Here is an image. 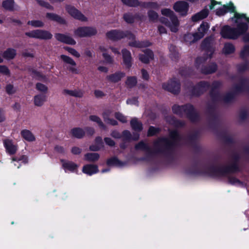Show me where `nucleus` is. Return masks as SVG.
<instances>
[{
    "mask_svg": "<svg viewBox=\"0 0 249 249\" xmlns=\"http://www.w3.org/2000/svg\"><path fill=\"white\" fill-rule=\"evenodd\" d=\"M107 36L110 39L116 40L120 39L124 36L127 37L130 41L129 45L131 47L142 48L147 47L150 45V43L148 41L140 42L136 41L133 35L128 32H124L118 30H112L107 33Z\"/></svg>",
    "mask_w": 249,
    "mask_h": 249,
    "instance_id": "1",
    "label": "nucleus"
},
{
    "mask_svg": "<svg viewBox=\"0 0 249 249\" xmlns=\"http://www.w3.org/2000/svg\"><path fill=\"white\" fill-rule=\"evenodd\" d=\"M179 139L180 137L176 131H171L170 140L164 138L158 139L154 143V148L157 151H163L177 144Z\"/></svg>",
    "mask_w": 249,
    "mask_h": 249,
    "instance_id": "2",
    "label": "nucleus"
},
{
    "mask_svg": "<svg viewBox=\"0 0 249 249\" xmlns=\"http://www.w3.org/2000/svg\"><path fill=\"white\" fill-rule=\"evenodd\" d=\"M161 14L163 16L170 18L171 22H167L165 18H160V21L169 27L171 32H177L179 26V21L174 12L170 9L165 8L161 10Z\"/></svg>",
    "mask_w": 249,
    "mask_h": 249,
    "instance_id": "3",
    "label": "nucleus"
},
{
    "mask_svg": "<svg viewBox=\"0 0 249 249\" xmlns=\"http://www.w3.org/2000/svg\"><path fill=\"white\" fill-rule=\"evenodd\" d=\"M174 113L180 115L185 114L192 121L195 120V118L197 116V113L193 107L191 105H187L185 106H179L175 105L173 107Z\"/></svg>",
    "mask_w": 249,
    "mask_h": 249,
    "instance_id": "4",
    "label": "nucleus"
},
{
    "mask_svg": "<svg viewBox=\"0 0 249 249\" xmlns=\"http://www.w3.org/2000/svg\"><path fill=\"white\" fill-rule=\"evenodd\" d=\"M216 8V14L218 16L224 15L227 12H234L235 7L231 2L228 5H221V2H218L214 0H211L210 9Z\"/></svg>",
    "mask_w": 249,
    "mask_h": 249,
    "instance_id": "5",
    "label": "nucleus"
},
{
    "mask_svg": "<svg viewBox=\"0 0 249 249\" xmlns=\"http://www.w3.org/2000/svg\"><path fill=\"white\" fill-rule=\"evenodd\" d=\"M97 31L95 27L91 26L79 27L74 31L75 37H85L95 35Z\"/></svg>",
    "mask_w": 249,
    "mask_h": 249,
    "instance_id": "6",
    "label": "nucleus"
},
{
    "mask_svg": "<svg viewBox=\"0 0 249 249\" xmlns=\"http://www.w3.org/2000/svg\"><path fill=\"white\" fill-rule=\"evenodd\" d=\"M25 35L30 37L40 39H49L52 37V35L49 32L42 30H33L26 32Z\"/></svg>",
    "mask_w": 249,
    "mask_h": 249,
    "instance_id": "7",
    "label": "nucleus"
},
{
    "mask_svg": "<svg viewBox=\"0 0 249 249\" xmlns=\"http://www.w3.org/2000/svg\"><path fill=\"white\" fill-rule=\"evenodd\" d=\"M188 3L185 1H178L173 5L174 10L181 16H186L189 10Z\"/></svg>",
    "mask_w": 249,
    "mask_h": 249,
    "instance_id": "8",
    "label": "nucleus"
},
{
    "mask_svg": "<svg viewBox=\"0 0 249 249\" xmlns=\"http://www.w3.org/2000/svg\"><path fill=\"white\" fill-rule=\"evenodd\" d=\"M221 84L219 82L216 81L214 82L212 85L213 90H214V89L219 87ZM213 91L211 93V96L214 100H223L225 102H229L231 98L233 97V94L231 93H229L227 94L225 97H223L219 92H216L215 94L214 95L213 93Z\"/></svg>",
    "mask_w": 249,
    "mask_h": 249,
    "instance_id": "9",
    "label": "nucleus"
},
{
    "mask_svg": "<svg viewBox=\"0 0 249 249\" xmlns=\"http://www.w3.org/2000/svg\"><path fill=\"white\" fill-rule=\"evenodd\" d=\"M162 88L165 90L174 93H176L179 90L180 85L179 83L176 79H174L163 83L162 84Z\"/></svg>",
    "mask_w": 249,
    "mask_h": 249,
    "instance_id": "10",
    "label": "nucleus"
},
{
    "mask_svg": "<svg viewBox=\"0 0 249 249\" xmlns=\"http://www.w3.org/2000/svg\"><path fill=\"white\" fill-rule=\"evenodd\" d=\"M66 10L74 18L82 21H87L88 20L87 18L73 6H67L66 7Z\"/></svg>",
    "mask_w": 249,
    "mask_h": 249,
    "instance_id": "11",
    "label": "nucleus"
},
{
    "mask_svg": "<svg viewBox=\"0 0 249 249\" xmlns=\"http://www.w3.org/2000/svg\"><path fill=\"white\" fill-rule=\"evenodd\" d=\"M3 143L5 148L6 152L10 155L15 154L18 150V145L9 139H5Z\"/></svg>",
    "mask_w": 249,
    "mask_h": 249,
    "instance_id": "12",
    "label": "nucleus"
},
{
    "mask_svg": "<svg viewBox=\"0 0 249 249\" xmlns=\"http://www.w3.org/2000/svg\"><path fill=\"white\" fill-rule=\"evenodd\" d=\"M61 162L63 168L65 172L70 171L71 172H76L78 165L73 162L61 160Z\"/></svg>",
    "mask_w": 249,
    "mask_h": 249,
    "instance_id": "13",
    "label": "nucleus"
},
{
    "mask_svg": "<svg viewBox=\"0 0 249 249\" xmlns=\"http://www.w3.org/2000/svg\"><path fill=\"white\" fill-rule=\"evenodd\" d=\"M123 63L127 68H129L132 65V57L130 52L125 49L122 50Z\"/></svg>",
    "mask_w": 249,
    "mask_h": 249,
    "instance_id": "14",
    "label": "nucleus"
},
{
    "mask_svg": "<svg viewBox=\"0 0 249 249\" xmlns=\"http://www.w3.org/2000/svg\"><path fill=\"white\" fill-rule=\"evenodd\" d=\"M107 164L108 166L121 168L125 166L127 164V162L121 161L116 157H112L107 160Z\"/></svg>",
    "mask_w": 249,
    "mask_h": 249,
    "instance_id": "15",
    "label": "nucleus"
},
{
    "mask_svg": "<svg viewBox=\"0 0 249 249\" xmlns=\"http://www.w3.org/2000/svg\"><path fill=\"white\" fill-rule=\"evenodd\" d=\"M98 171L97 166L94 164H88L84 165L82 168L83 173L89 176L95 174Z\"/></svg>",
    "mask_w": 249,
    "mask_h": 249,
    "instance_id": "16",
    "label": "nucleus"
},
{
    "mask_svg": "<svg viewBox=\"0 0 249 249\" xmlns=\"http://www.w3.org/2000/svg\"><path fill=\"white\" fill-rule=\"evenodd\" d=\"M60 58L65 63L70 65L69 70L70 71L75 73H77V70L75 68L76 63L71 58L65 55H61Z\"/></svg>",
    "mask_w": 249,
    "mask_h": 249,
    "instance_id": "17",
    "label": "nucleus"
},
{
    "mask_svg": "<svg viewBox=\"0 0 249 249\" xmlns=\"http://www.w3.org/2000/svg\"><path fill=\"white\" fill-rule=\"evenodd\" d=\"M55 36L57 40L67 44L70 45H74L76 44V41L71 37L69 36L57 34L55 35Z\"/></svg>",
    "mask_w": 249,
    "mask_h": 249,
    "instance_id": "18",
    "label": "nucleus"
},
{
    "mask_svg": "<svg viewBox=\"0 0 249 249\" xmlns=\"http://www.w3.org/2000/svg\"><path fill=\"white\" fill-rule=\"evenodd\" d=\"M144 54H140L139 55V59L144 63H147L150 60L153 58V53L152 51L149 50H145L144 51Z\"/></svg>",
    "mask_w": 249,
    "mask_h": 249,
    "instance_id": "19",
    "label": "nucleus"
},
{
    "mask_svg": "<svg viewBox=\"0 0 249 249\" xmlns=\"http://www.w3.org/2000/svg\"><path fill=\"white\" fill-rule=\"evenodd\" d=\"M62 93L65 95H70L75 97L81 98L84 95V91L81 89H64Z\"/></svg>",
    "mask_w": 249,
    "mask_h": 249,
    "instance_id": "20",
    "label": "nucleus"
},
{
    "mask_svg": "<svg viewBox=\"0 0 249 249\" xmlns=\"http://www.w3.org/2000/svg\"><path fill=\"white\" fill-rule=\"evenodd\" d=\"M124 76L125 73L124 72L118 71L115 73L108 75L107 78L111 82L116 83L121 80Z\"/></svg>",
    "mask_w": 249,
    "mask_h": 249,
    "instance_id": "21",
    "label": "nucleus"
},
{
    "mask_svg": "<svg viewBox=\"0 0 249 249\" xmlns=\"http://www.w3.org/2000/svg\"><path fill=\"white\" fill-rule=\"evenodd\" d=\"M210 26L209 24L207 22L202 23L200 27L198 29V32L195 33L196 36H197V38L199 39L202 38L206 33V31L209 28Z\"/></svg>",
    "mask_w": 249,
    "mask_h": 249,
    "instance_id": "22",
    "label": "nucleus"
},
{
    "mask_svg": "<svg viewBox=\"0 0 249 249\" xmlns=\"http://www.w3.org/2000/svg\"><path fill=\"white\" fill-rule=\"evenodd\" d=\"M107 51V48L105 46L101 45L99 48V51L102 53L103 56L106 62L109 64L112 63L113 62V59L110 55L106 53Z\"/></svg>",
    "mask_w": 249,
    "mask_h": 249,
    "instance_id": "23",
    "label": "nucleus"
},
{
    "mask_svg": "<svg viewBox=\"0 0 249 249\" xmlns=\"http://www.w3.org/2000/svg\"><path fill=\"white\" fill-rule=\"evenodd\" d=\"M28 162V158L26 156H21L19 157L12 158V162L15 166L19 168L21 163H26Z\"/></svg>",
    "mask_w": 249,
    "mask_h": 249,
    "instance_id": "24",
    "label": "nucleus"
},
{
    "mask_svg": "<svg viewBox=\"0 0 249 249\" xmlns=\"http://www.w3.org/2000/svg\"><path fill=\"white\" fill-rule=\"evenodd\" d=\"M21 136L28 142H34L36 138L33 133L29 130L24 129L21 131Z\"/></svg>",
    "mask_w": 249,
    "mask_h": 249,
    "instance_id": "25",
    "label": "nucleus"
},
{
    "mask_svg": "<svg viewBox=\"0 0 249 249\" xmlns=\"http://www.w3.org/2000/svg\"><path fill=\"white\" fill-rule=\"evenodd\" d=\"M208 10L207 9H204L200 12L196 14L193 16L192 20L194 21H196L205 18L208 15Z\"/></svg>",
    "mask_w": 249,
    "mask_h": 249,
    "instance_id": "26",
    "label": "nucleus"
},
{
    "mask_svg": "<svg viewBox=\"0 0 249 249\" xmlns=\"http://www.w3.org/2000/svg\"><path fill=\"white\" fill-rule=\"evenodd\" d=\"M103 147L102 139L100 137H97L95 139V144L92 145L89 147L91 151H96L99 150Z\"/></svg>",
    "mask_w": 249,
    "mask_h": 249,
    "instance_id": "27",
    "label": "nucleus"
},
{
    "mask_svg": "<svg viewBox=\"0 0 249 249\" xmlns=\"http://www.w3.org/2000/svg\"><path fill=\"white\" fill-rule=\"evenodd\" d=\"M16 55V52L15 49L9 48L4 52L3 57L7 60L13 59Z\"/></svg>",
    "mask_w": 249,
    "mask_h": 249,
    "instance_id": "28",
    "label": "nucleus"
},
{
    "mask_svg": "<svg viewBox=\"0 0 249 249\" xmlns=\"http://www.w3.org/2000/svg\"><path fill=\"white\" fill-rule=\"evenodd\" d=\"M71 135L77 138H81L85 135V131L81 128L76 127L72 129L71 131Z\"/></svg>",
    "mask_w": 249,
    "mask_h": 249,
    "instance_id": "29",
    "label": "nucleus"
},
{
    "mask_svg": "<svg viewBox=\"0 0 249 249\" xmlns=\"http://www.w3.org/2000/svg\"><path fill=\"white\" fill-rule=\"evenodd\" d=\"M47 97L43 94H38L35 96L34 103L36 106H41L46 101Z\"/></svg>",
    "mask_w": 249,
    "mask_h": 249,
    "instance_id": "30",
    "label": "nucleus"
},
{
    "mask_svg": "<svg viewBox=\"0 0 249 249\" xmlns=\"http://www.w3.org/2000/svg\"><path fill=\"white\" fill-rule=\"evenodd\" d=\"M99 157L100 156L98 153H90L85 155L84 160L88 161L94 162L97 160Z\"/></svg>",
    "mask_w": 249,
    "mask_h": 249,
    "instance_id": "31",
    "label": "nucleus"
},
{
    "mask_svg": "<svg viewBox=\"0 0 249 249\" xmlns=\"http://www.w3.org/2000/svg\"><path fill=\"white\" fill-rule=\"evenodd\" d=\"M209 86V85L208 83L205 82H203L200 83L197 87L196 89H199V91L196 92L195 91H193V94L195 95H198L201 92H202L204 90H206Z\"/></svg>",
    "mask_w": 249,
    "mask_h": 249,
    "instance_id": "32",
    "label": "nucleus"
},
{
    "mask_svg": "<svg viewBox=\"0 0 249 249\" xmlns=\"http://www.w3.org/2000/svg\"><path fill=\"white\" fill-rule=\"evenodd\" d=\"M46 18L51 20L55 21L60 23H64V20L60 17L53 13H48L46 14Z\"/></svg>",
    "mask_w": 249,
    "mask_h": 249,
    "instance_id": "33",
    "label": "nucleus"
},
{
    "mask_svg": "<svg viewBox=\"0 0 249 249\" xmlns=\"http://www.w3.org/2000/svg\"><path fill=\"white\" fill-rule=\"evenodd\" d=\"M234 50V46L231 43H227L225 44L222 52L225 54H229L233 53Z\"/></svg>",
    "mask_w": 249,
    "mask_h": 249,
    "instance_id": "34",
    "label": "nucleus"
},
{
    "mask_svg": "<svg viewBox=\"0 0 249 249\" xmlns=\"http://www.w3.org/2000/svg\"><path fill=\"white\" fill-rule=\"evenodd\" d=\"M185 41L187 43L191 44L199 39L196 34H188L185 35L184 37Z\"/></svg>",
    "mask_w": 249,
    "mask_h": 249,
    "instance_id": "35",
    "label": "nucleus"
},
{
    "mask_svg": "<svg viewBox=\"0 0 249 249\" xmlns=\"http://www.w3.org/2000/svg\"><path fill=\"white\" fill-rule=\"evenodd\" d=\"M132 128L135 131H140L142 129V124L137 119H132L130 122Z\"/></svg>",
    "mask_w": 249,
    "mask_h": 249,
    "instance_id": "36",
    "label": "nucleus"
},
{
    "mask_svg": "<svg viewBox=\"0 0 249 249\" xmlns=\"http://www.w3.org/2000/svg\"><path fill=\"white\" fill-rule=\"evenodd\" d=\"M2 6L6 9L9 10H14L16 9L13 0H6L3 2Z\"/></svg>",
    "mask_w": 249,
    "mask_h": 249,
    "instance_id": "37",
    "label": "nucleus"
},
{
    "mask_svg": "<svg viewBox=\"0 0 249 249\" xmlns=\"http://www.w3.org/2000/svg\"><path fill=\"white\" fill-rule=\"evenodd\" d=\"M36 89L43 93H46L48 91V88L46 85L39 82L36 84Z\"/></svg>",
    "mask_w": 249,
    "mask_h": 249,
    "instance_id": "38",
    "label": "nucleus"
},
{
    "mask_svg": "<svg viewBox=\"0 0 249 249\" xmlns=\"http://www.w3.org/2000/svg\"><path fill=\"white\" fill-rule=\"evenodd\" d=\"M89 119L92 122H96L101 128H105V125L98 116L96 115H90Z\"/></svg>",
    "mask_w": 249,
    "mask_h": 249,
    "instance_id": "39",
    "label": "nucleus"
},
{
    "mask_svg": "<svg viewBox=\"0 0 249 249\" xmlns=\"http://www.w3.org/2000/svg\"><path fill=\"white\" fill-rule=\"evenodd\" d=\"M27 24L35 28L42 27L44 25V23L39 20H30L28 21Z\"/></svg>",
    "mask_w": 249,
    "mask_h": 249,
    "instance_id": "40",
    "label": "nucleus"
},
{
    "mask_svg": "<svg viewBox=\"0 0 249 249\" xmlns=\"http://www.w3.org/2000/svg\"><path fill=\"white\" fill-rule=\"evenodd\" d=\"M137 82V78L135 76L128 77L126 81V84L129 88H132L136 85Z\"/></svg>",
    "mask_w": 249,
    "mask_h": 249,
    "instance_id": "41",
    "label": "nucleus"
},
{
    "mask_svg": "<svg viewBox=\"0 0 249 249\" xmlns=\"http://www.w3.org/2000/svg\"><path fill=\"white\" fill-rule=\"evenodd\" d=\"M135 148L137 150H144L147 152L150 150L149 146L142 142H140L138 144H137L135 146Z\"/></svg>",
    "mask_w": 249,
    "mask_h": 249,
    "instance_id": "42",
    "label": "nucleus"
},
{
    "mask_svg": "<svg viewBox=\"0 0 249 249\" xmlns=\"http://www.w3.org/2000/svg\"><path fill=\"white\" fill-rule=\"evenodd\" d=\"M64 49L68 52L70 53H71L73 56L79 58L80 56V53L74 49L69 47H66L64 48Z\"/></svg>",
    "mask_w": 249,
    "mask_h": 249,
    "instance_id": "43",
    "label": "nucleus"
},
{
    "mask_svg": "<svg viewBox=\"0 0 249 249\" xmlns=\"http://www.w3.org/2000/svg\"><path fill=\"white\" fill-rule=\"evenodd\" d=\"M229 182L232 185L237 186L242 185V183L239 180L231 176L229 178Z\"/></svg>",
    "mask_w": 249,
    "mask_h": 249,
    "instance_id": "44",
    "label": "nucleus"
},
{
    "mask_svg": "<svg viewBox=\"0 0 249 249\" xmlns=\"http://www.w3.org/2000/svg\"><path fill=\"white\" fill-rule=\"evenodd\" d=\"M216 70V66L215 64H212L209 68L204 69L202 72L205 73H210L214 72Z\"/></svg>",
    "mask_w": 249,
    "mask_h": 249,
    "instance_id": "45",
    "label": "nucleus"
},
{
    "mask_svg": "<svg viewBox=\"0 0 249 249\" xmlns=\"http://www.w3.org/2000/svg\"><path fill=\"white\" fill-rule=\"evenodd\" d=\"M125 4L130 6H135L138 4L137 0H121Z\"/></svg>",
    "mask_w": 249,
    "mask_h": 249,
    "instance_id": "46",
    "label": "nucleus"
},
{
    "mask_svg": "<svg viewBox=\"0 0 249 249\" xmlns=\"http://www.w3.org/2000/svg\"><path fill=\"white\" fill-rule=\"evenodd\" d=\"M16 88L12 85L8 84L6 87V91L9 94H12L15 93Z\"/></svg>",
    "mask_w": 249,
    "mask_h": 249,
    "instance_id": "47",
    "label": "nucleus"
},
{
    "mask_svg": "<svg viewBox=\"0 0 249 249\" xmlns=\"http://www.w3.org/2000/svg\"><path fill=\"white\" fill-rule=\"evenodd\" d=\"M115 117L117 119L122 123H125L127 121L126 117L119 112L116 113L115 114Z\"/></svg>",
    "mask_w": 249,
    "mask_h": 249,
    "instance_id": "48",
    "label": "nucleus"
},
{
    "mask_svg": "<svg viewBox=\"0 0 249 249\" xmlns=\"http://www.w3.org/2000/svg\"><path fill=\"white\" fill-rule=\"evenodd\" d=\"M160 130L158 128L153 126H150L148 131V136H153L159 132Z\"/></svg>",
    "mask_w": 249,
    "mask_h": 249,
    "instance_id": "49",
    "label": "nucleus"
},
{
    "mask_svg": "<svg viewBox=\"0 0 249 249\" xmlns=\"http://www.w3.org/2000/svg\"><path fill=\"white\" fill-rule=\"evenodd\" d=\"M249 55V45L245 46L241 52V56L245 58Z\"/></svg>",
    "mask_w": 249,
    "mask_h": 249,
    "instance_id": "50",
    "label": "nucleus"
},
{
    "mask_svg": "<svg viewBox=\"0 0 249 249\" xmlns=\"http://www.w3.org/2000/svg\"><path fill=\"white\" fill-rule=\"evenodd\" d=\"M112 111L110 109H107L105 110L103 113V117L105 121H107V119L109 118V116L111 115Z\"/></svg>",
    "mask_w": 249,
    "mask_h": 249,
    "instance_id": "51",
    "label": "nucleus"
},
{
    "mask_svg": "<svg viewBox=\"0 0 249 249\" xmlns=\"http://www.w3.org/2000/svg\"><path fill=\"white\" fill-rule=\"evenodd\" d=\"M0 73L4 75H9L10 73L8 68L4 65H0Z\"/></svg>",
    "mask_w": 249,
    "mask_h": 249,
    "instance_id": "52",
    "label": "nucleus"
},
{
    "mask_svg": "<svg viewBox=\"0 0 249 249\" xmlns=\"http://www.w3.org/2000/svg\"><path fill=\"white\" fill-rule=\"evenodd\" d=\"M126 103L128 105H138V99L137 98H132L128 99L126 101Z\"/></svg>",
    "mask_w": 249,
    "mask_h": 249,
    "instance_id": "53",
    "label": "nucleus"
},
{
    "mask_svg": "<svg viewBox=\"0 0 249 249\" xmlns=\"http://www.w3.org/2000/svg\"><path fill=\"white\" fill-rule=\"evenodd\" d=\"M124 19L127 23H132L134 21L133 16L129 14H126L124 15Z\"/></svg>",
    "mask_w": 249,
    "mask_h": 249,
    "instance_id": "54",
    "label": "nucleus"
},
{
    "mask_svg": "<svg viewBox=\"0 0 249 249\" xmlns=\"http://www.w3.org/2000/svg\"><path fill=\"white\" fill-rule=\"evenodd\" d=\"M148 16L151 20H154L158 18V14L153 11H149L148 12Z\"/></svg>",
    "mask_w": 249,
    "mask_h": 249,
    "instance_id": "55",
    "label": "nucleus"
},
{
    "mask_svg": "<svg viewBox=\"0 0 249 249\" xmlns=\"http://www.w3.org/2000/svg\"><path fill=\"white\" fill-rule=\"evenodd\" d=\"M146 7L152 9H157L159 7L158 4L156 2H148L146 4Z\"/></svg>",
    "mask_w": 249,
    "mask_h": 249,
    "instance_id": "56",
    "label": "nucleus"
},
{
    "mask_svg": "<svg viewBox=\"0 0 249 249\" xmlns=\"http://www.w3.org/2000/svg\"><path fill=\"white\" fill-rule=\"evenodd\" d=\"M123 137L126 140H130L131 138V134L129 131L125 130L123 132Z\"/></svg>",
    "mask_w": 249,
    "mask_h": 249,
    "instance_id": "57",
    "label": "nucleus"
},
{
    "mask_svg": "<svg viewBox=\"0 0 249 249\" xmlns=\"http://www.w3.org/2000/svg\"><path fill=\"white\" fill-rule=\"evenodd\" d=\"M104 141L106 143L110 146H113L115 145V142L110 138H105Z\"/></svg>",
    "mask_w": 249,
    "mask_h": 249,
    "instance_id": "58",
    "label": "nucleus"
},
{
    "mask_svg": "<svg viewBox=\"0 0 249 249\" xmlns=\"http://www.w3.org/2000/svg\"><path fill=\"white\" fill-rule=\"evenodd\" d=\"M141 73L142 77L143 79L147 80L149 79V74L146 70L142 69L141 71Z\"/></svg>",
    "mask_w": 249,
    "mask_h": 249,
    "instance_id": "59",
    "label": "nucleus"
},
{
    "mask_svg": "<svg viewBox=\"0 0 249 249\" xmlns=\"http://www.w3.org/2000/svg\"><path fill=\"white\" fill-rule=\"evenodd\" d=\"M237 165L236 163H234L231 166L228 167L226 169V172H234L237 170Z\"/></svg>",
    "mask_w": 249,
    "mask_h": 249,
    "instance_id": "60",
    "label": "nucleus"
},
{
    "mask_svg": "<svg viewBox=\"0 0 249 249\" xmlns=\"http://www.w3.org/2000/svg\"><path fill=\"white\" fill-rule=\"evenodd\" d=\"M39 3L41 6H44L47 9H51L53 8V7L50 4L46 2H45L44 1L40 0V1H39Z\"/></svg>",
    "mask_w": 249,
    "mask_h": 249,
    "instance_id": "61",
    "label": "nucleus"
},
{
    "mask_svg": "<svg viewBox=\"0 0 249 249\" xmlns=\"http://www.w3.org/2000/svg\"><path fill=\"white\" fill-rule=\"evenodd\" d=\"M212 40V38H206L205 39V40L203 41L202 43V46L204 48H207V46H209L210 44V41Z\"/></svg>",
    "mask_w": 249,
    "mask_h": 249,
    "instance_id": "62",
    "label": "nucleus"
},
{
    "mask_svg": "<svg viewBox=\"0 0 249 249\" xmlns=\"http://www.w3.org/2000/svg\"><path fill=\"white\" fill-rule=\"evenodd\" d=\"M94 95L96 97H102L105 95L104 92L100 90H96L94 91Z\"/></svg>",
    "mask_w": 249,
    "mask_h": 249,
    "instance_id": "63",
    "label": "nucleus"
},
{
    "mask_svg": "<svg viewBox=\"0 0 249 249\" xmlns=\"http://www.w3.org/2000/svg\"><path fill=\"white\" fill-rule=\"evenodd\" d=\"M71 152L73 154H79L81 152V149L77 147H74L71 149Z\"/></svg>",
    "mask_w": 249,
    "mask_h": 249,
    "instance_id": "64",
    "label": "nucleus"
}]
</instances>
